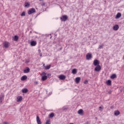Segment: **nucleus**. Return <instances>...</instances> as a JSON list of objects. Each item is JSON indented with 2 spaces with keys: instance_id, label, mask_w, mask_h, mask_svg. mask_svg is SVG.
Segmentation results:
<instances>
[{
  "instance_id": "473e14b6",
  "label": "nucleus",
  "mask_w": 124,
  "mask_h": 124,
  "mask_svg": "<svg viewBox=\"0 0 124 124\" xmlns=\"http://www.w3.org/2000/svg\"><path fill=\"white\" fill-rule=\"evenodd\" d=\"M84 84H88V80H85V81L84 82Z\"/></svg>"
},
{
  "instance_id": "c85d7f7f",
  "label": "nucleus",
  "mask_w": 124,
  "mask_h": 124,
  "mask_svg": "<svg viewBox=\"0 0 124 124\" xmlns=\"http://www.w3.org/2000/svg\"><path fill=\"white\" fill-rule=\"evenodd\" d=\"M103 47H104V45H100L99 46L98 49H103Z\"/></svg>"
},
{
  "instance_id": "39448f33",
  "label": "nucleus",
  "mask_w": 124,
  "mask_h": 124,
  "mask_svg": "<svg viewBox=\"0 0 124 124\" xmlns=\"http://www.w3.org/2000/svg\"><path fill=\"white\" fill-rule=\"evenodd\" d=\"M3 44L5 48H8L9 47V43L7 42H4Z\"/></svg>"
},
{
  "instance_id": "cd10ccee",
  "label": "nucleus",
  "mask_w": 124,
  "mask_h": 124,
  "mask_svg": "<svg viewBox=\"0 0 124 124\" xmlns=\"http://www.w3.org/2000/svg\"><path fill=\"white\" fill-rule=\"evenodd\" d=\"M46 124H51V121H50V120H47L46 122Z\"/></svg>"
},
{
  "instance_id": "5701e85b",
  "label": "nucleus",
  "mask_w": 124,
  "mask_h": 124,
  "mask_svg": "<svg viewBox=\"0 0 124 124\" xmlns=\"http://www.w3.org/2000/svg\"><path fill=\"white\" fill-rule=\"evenodd\" d=\"M47 79V76H43L42 77V81H45V80Z\"/></svg>"
},
{
  "instance_id": "c756f323",
  "label": "nucleus",
  "mask_w": 124,
  "mask_h": 124,
  "mask_svg": "<svg viewBox=\"0 0 124 124\" xmlns=\"http://www.w3.org/2000/svg\"><path fill=\"white\" fill-rule=\"evenodd\" d=\"M28 6H30V4H29V3H25V7H28Z\"/></svg>"
},
{
  "instance_id": "ddd939ff",
  "label": "nucleus",
  "mask_w": 124,
  "mask_h": 124,
  "mask_svg": "<svg viewBox=\"0 0 124 124\" xmlns=\"http://www.w3.org/2000/svg\"><path fill=\"white\" fill-rule=\"evenodd\" d=\"M59 79H60V80H64V79H65L66 77L64 75H61L59 76Z\"/></svg>"
},
{
  "instance_id": "9d476101",
  "label": "nucleus",
  "mask_w": 124,
  "mask_h": 124,
  "mask_svg": "<svg viewBox=\"0 0 124 124\" xmlns=\"http://www.w3.org/2000/svg\"><path fill=\"white\" fill-rule=\"evenodd\" d=\"M36 121H37V123L38 124H42V122H41V121H40V118H39V116H37Z\"/></svg>"
},
{
  "instance_id": "aec40b11",
  "label": "nucleus",
  "mask_w": 124,
  "mask_h": 124,
  "mask_svg": "<svg viewBox=\"0 0 124 124\" xmlns=\"http://www.w3.org/2000/svg\"><path fill=\"white\" fill-rule=\"evenodd\" d=\"M120 114H121V112H120V111H119V110H117V111L114 112V115L115 116H119V115Z\"/></svg>"
},
{
  "instance_id": "bb28decb",
  "label": "nucleus",
  "mask_w": 124,
  "mask_h": 124,
  "mask_svg": "<svg viewBox=\"0 0 124 124\" xmlns=\"http://www.w3.org/2000/svg\"><path fill=\"white\" fill-rule=\"evenodd\" d=\"M50 68H51V65H47L45 67V69L47 70H49Z\"/></svg>"
},
{
  "instance_id": "f704fd0d",
  "label": "nucleus",
  "mask_w": 124,
  "mask_h": 124,
  "mask_svg": "<svg viewBox=\"0 0 124 124\" xmlns=\"http://www.w3.org/2000/svg\"><path fill=\"white\" fill-rule=\"evenodd\" d=\"M38 52H39V53H40L41 52V50H40V49H39Z\"/></svg>"
},
{
  "instance_id": "4468645a",
  "label": "nucleus",
  "mask_w": 124,
  "mask_h": 124,
  "mask_svg": "<svg viewBox=\"0 0 124 124\" xmlns=\"http://www.w3.org/2000/svg\"><path fill=\"white\" fill-rule=\"evenodd\" d=\"M4 98V95L3 94L0 95V103L2 102V100H3Z\"/></svg>"
},
{
  "instance_id": "a878e982",
  "label": "nucleus",
  "mask_w": 124,
  "mask_h": 124,
  "mask_svg": "<svg viewBox=\"0 0 124 124\" xmlns=\"http://www.w3.org/2000/svg\"><path fill=\"white\" fill-rule=\"evenodd\" d=\"M20 16H21V17H24V16H26V12H23L20 14Z\"/></svg>"
},
{
  "instance_id": "9b49d317",
  "label": "nucleus",
  "mask_w": 124,
  "mask_h": 124,
  "mask_svg": "<svg viewBox=\"0 0 124 124\" xmlns=\"http://www.w3.org/2000/svg\"><path fill=\"white\" fill-rule=\"evenodd\" d=\"M119 27L118 25H115L113 27L112 29L113 31H118V30H119Z\"/></svg>"
},
{
  "instance_id": "f3484780",
  "label": "nucleus",
  "mask_w": 124,
  "mask_h": 124,
  "mask_svg": "<svg viewBox=\"0 0 124 124\" xmlns=\"http://www.w3.org/2000/svg\"><path fill=\"white\" fill-rule=\"evenodd\" d=\"M31 46H35L36 45V42L33 41L31 42Z\"/></svg>"
},
{
  "instance_id": "7ed1b4c3",
  "label": "nucleus",
  "mask_w": 124,
  "mask_h": 124,
  "mask_svg": "<svg viewBox=\"0 0 124 124\" xmlns=\"http://www.w3.org/2000/svg\"><path fill=\"white\" fill-rule=\"evenodd\" d=\"M100 70H101V66L100 65L96 66V67L94 68V71H96V72H99Z\"/></svg>"
},
{
  "instance_id": "b1692460",
  "label": "nucleus",
  "mask_w": 124,
  "mask_h": 124,
  "mask_svg": "<svg viewBox=\"0 0 124 124\" xmlns=\"http://www.w3.org/2000/svg\"><path fill=\"white\" fill-rule=\"evenodd\" d=\"M18 39H19V37L17 35H15L14 38V40L15 41H17Z\"/></svg>"
},
{
  "instance_id": "72a5a7b5",
  "label": "nucleus",
  "mask_w": 124,
  "mask_h": 124,
  "mask_svg": "<svg viewBox=\"0 0 124 124\" xmlns=\"http://www.w3.org/2000/svg\"><path fill=\"white\" fill-rule=\"evenodd\" d=\"M4 124H8V122H4Z\"/></svg>"
},
{
  "instance_id": "f8f14e48",
  "label": "nucleus",
  "mask_w": 124,
  "mask_h": 124,
  "mask_svg": "<svg viewBox=\"0 0 124 124\" xmlns=\"http://www.w3.org/2000/svg\"><path fill=\"white\" fill-rule=\"evenodd\" d=\"M27 79H28V77L26 75L23 76L21 78V81H25V80H27Z\"/></svg>"
},
{
  "instance_id": "6e6552de",
  "label": "nucleus",
  "mask_w": 124,
  "mask_h": 124,
  "mask_svg": "<svg viewBox=\"0 0 124 124\" xmlns=\"http://www.w3.org/2000/svg\"><path fill=\"white\" fill-rule=\"evenodd\" d=\"M31 69L29 67H27L25 70H24V73H29L30 72Z\"/></svg>"
},
{
  "instance_id": "ea45409f",
  "label": "nucleus",
  "mask_w": 124,
  "mask_h": 124,
  "mask_svg": "<svg viewBox=\"0 0 124 124\" xmlns=\"http://www.w3.org/2000/svg\"><path fill=\"white\" fill-rule=\"evenodd\" d=\"M44 65V66H45V64H44V65Z\"/></svg>"
},
{
  "instance_id": "c9c22d12",
  "label": "nucleus",
  "mask_w": 124,
  "mask_h": 124,
  "mask_svg": "<svg viewBox=\"0 0 124 124\" xmlns=\"http://www.w3.org/2000/svg\"><path fill=\"white\" fill-rule=\"evenodd\" d=\"M35 84H38V82L35 81Z\"/></svg>"
},
{
  "instance_id": "f03ea898",
  "label": "nucleus",
  "mask_w": 124,
  "mask_h": 124,
  "mask_svg": "<svg viewBox=\"0 0 124 124\" xmlns=\"http://www.w3.org/2000/svg\"><path fill=\"white\" fill-rule=\"evenodd\" d=\"M35 12H36L35 9L32 8L28 12V14L29 15H31V14H32V13Z\"/></svg>"
},
{
  "instance_id": "1a4fd4ad",
  "label": "nucleus",
  "mask_w": 124,
  "mask_h": 124,
  "mask_svg": "<svg viewBox=\"0 0 124 124\" xmlns=\"http://www.w3.org/2000/svg\"><path fill=\"white\" fill-rule=\"evenodd\" d=\"M80 81H81V78L80 77H78L76 78L75 79V82L77 84H78V83L80 82Z\"/></svg>"
},
{
  "instance_id": "e433bc0d",
  "label": "nucleus",
  "mask_w": 124,
  "mask_h": 124,
  "mask_svg": "<svg viewBox=\"0 0 124 124\" xmlns=\"http://www.w3.org/2000/svg\"><path fill=\"white\" fill-rule=\"evenodd\" d=\"M42 56V53L40 54V57H41Z\"/></svg>"
},
{
  "instance_id": "a211bd4d",
  "label": "nucleus",
  "mask_w": 124,
  "mask_h": 124,
  "mask_svg": "<svg viewBox=\"0 0 124 124\" xmlns=\"http://www.w3.org/2000/svg\"><path fill=\"white\" fill-rule=\"evenodd\" d=\"M72 73L74 75L76 74L77 73V69H73L72 71Z\"/></svg>"
},
{
  "instance_id": "423d86ee",
  "label": "nucleus",
  "mask_w": 124,
  "mask_h": 124,
  "mask_svg": "<svg viewBox=\"0 0 124 124\" xmlns=\"http://www.w3.org/2000/svg\"><path fill=\"white\" fill-rule=\"evenodd\" d=\"M92 58V54L91 53H88L86 55V59L88 61L91 60V59Z\"/></svg>"
},
{
  "instance_id": "4c0bfd02",
  "label": "nucleus",
  "mask_w": 124,
  "mask_h": 124,
  "mask_svg": "<svg viewBox=\"0 0 124 124\" xmlns=\"http://www.w3.org/2000/svg\"><path fill=\"white\" fill-rule=\"evenodd\" d=\"M101 108H102L101 107H99L100 109H101Z\"/></svg>"
},
{
  "instance_id": "393cba45",
  "label": "nucleus",
  "mask_w": 124,
  "mask_h": 124,
  "mask_svg": "<svg viewBox=\"0 0 124 124\" xmlns=\"http://www.w3.org/2000/svg\"><path fill=\"white\" fill-rule=\"evenodd\" d=\"M55 116V114L54 113H51L49 115V118H53V117Z\"/></svg>"
},
{
  "instance_id": "412c9836",
  "label": "nucleus",
  "mask_w": 124,
  "mask_h": 124,
  "mask_svg": "<svg viewBox=\"0 0 124 124\" xmlns=\"http://www.w3.org/2000/svg\"><path fill=\"white\" fill-rule=\"evenodd\" d=\"M111 79H115V78H117V75L116 74H112L110 77Z\"/></svg>"
},
{
  "instance_id": "20e7f679",
  "label": "nucleus",
  "mask_w": 124,
  "mask_h": 124,
  "mask_svg": "<svg viewBox=\"0 0 124 124\" xmlns=\"http://www.w3.org/2000/svg\"><path fill=\"white\" fill-rule=\"evenodd\" d=\"M99 61L97 60H95L93 62V64L94 65V66H97L99 65Z\"/></svg>"
},
{
  "instance_id": "2eb2a0df",
  "label": "nucleus",
  "mask_w": 124,
  "mask_h": 124,
  "mask_svg": "<svg viewBox=\"0 0 124 124\" xmlns=\"http://www.w3.org/2000/svg\"><path fill=\"white\" fill-rule=\"evenodd\" d=\"M121 16H122V14L120 13H118L116 16L115 18L116 19H119L121 17Z\"/></svg>"
},
{
  "instance_id": "4be33fe9",
  "label": "nucleus",
  "mask_w": 124,
  "mask_h": 124,
  "mask_svg": "<svg viewBox=\"0 0 124 124\" xmlns=\"http://www.w3.org/2000/svg\"><path fill=\"white\" fill-rule=\"evenodd\" d=\"M78 114L79 115H83V109H80L78 111Z\"/></svg>"
},
{
  "instance_id": "2f4dec72",
  "label": "nucleus",
  "mask_w": 124,
  "mask_h": 124,
  "mask_svg": "<svg viewBox=\"0 0 124 124\" xmlns=\"http://www.w3.org/2000/svg\"><path fill=\"white\" fill-rule=\"evenodd\" d=\"M111 93H112V91H111V90H109L108 92V94H111Z\"/></svg>"
},
{
  "instance_id": "dca6fc26",
  "label": "nucleus",
  "mask_w": 124,
  "mask_h": 124,
  "mask_svg": "<svg viewBox=\"0 0 124 124\" xmlns=\"http://www.w3.org/2000/svg\"><path fill=\"white\" fill-rule=\"evenodd\" d=\"M28 92H29V90H28V89L27 88H24L22 90V92L23 93H27Z\"/></svg>"
},
{
  "instance_id": "0eeeda50",
  "label": "nucleus",
  "mask_w": 124,
  "mask_h": 124,
  "mask_svg": "<svg viewBox=\"0 0 124 124\" xmlns=\"http://www.w3.org/2000/svg\"><path fill=\"white\" fill-rule=\"evenodd\" d=\"M23 100V97L22 96H19L17 97L16 101L17 102H21Z\"/></svg>"
},
{
  "instance_id": "7c9ffc66",
  "label": "nucleus",
  "mask_w": 124,
  "mask_h": 124,
  "mask_svg": "<svg viewBox=\"0 0 124 124\" xmlns=\"http://www.w3.org/2000/svg\"><path fill=\"white\" fill-rule=\"evenodd\" d=\"M42 75H44V76H45V75H47V74H46V73L45 72H43L42 73Z\"/></svg>"
},
{
  "instance_id": "f257e3e1",
  "label": "nucleus",
  "mask_w": 124,
  "mask_h": 124,
  "mask_svg": "<svg viewBox=\"0 0 124 124\" xmlns=\"http://www.w3.org/2000/svg\"><path fill=\"white\" fill-rule=\"evenodd\" d=\"M67 19H68V17H67V16H66V15L62 16L61 17V21H62V22H65V21H67Z\"/></svg>"
},
{
  "instance_id": "58836bf2",
  "label": "nucleus",
  "mask_w": 124,
  "mask_h": 124,
  "mask_svg": "<svg viewBox=\"0 0 124 124\" xmlns=\"http://www.w3.org/2000/svg\"><path fill=\"white\" fill-rule=\"evenodd\" d=\"M47 75H48V76H49L50 75V74H48Z\"/></svg>"
},
{
  "instance_id": "6ab92c4d",
  "label": "nucleus",
  "mask_w": 124,
  "mask_h": 124,
  "mask_svg": "<svg viewBox=\"0 0 124 124\" xmlns=\"http://www.w3.org/2000/svg\"><path fill=\"white\" fill-rule=\"evenodd\" d=\"M106 83H107V85H108V86H110L111 85V84L112 83V81H111V80L108 79V80H107L106 81Z\"/></svg>"
}]
</instances>
